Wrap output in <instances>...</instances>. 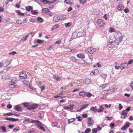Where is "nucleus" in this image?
Instances as JSON below:
<instances>
[{
  "label": "nucleus",
  "instance_id": "nucleus-1",
  "mask_svg": "<svg viewBox=\"0 0 133 133\" xmlns=\"http://www.w3.org/2000/svg\"><path fill=\"white\" fill-rule=\"evenodd\" d=\"M96 23L97 25L102 28H103L106 24L105 21L101 19H98L96 22Z\"/></svg>",
  "mask_w": 133,
  "mask_h": 133
},
{
  "label": "nucleus",
  "instance_id": "nucleus-2",
  "mask_svg": "<svg viewBox=\"0 0 133 133\" xmlns=\"http://www.w3.org/2000/svg\"><path fill=\"white\" fill-rule=\"evenodd\" d=\"M119 43L117 42L116 41L112 42H110V44L108 45L109 47L113 48L115 46L118 45Z\"/></svg>",
  "mask_w": 133,
  "mask_h": 133
},
{
  "label": "nucleus",
  "instance_id": "nucleus-3",
  "mask_svg": "<svg viewBox=\"0 0 133 133\" xmlns=\"http://www.w3.org/2000/svg\"><path fill=\"white\" fill-rule=\"evenodd\" d=\"M96 50L92 48H88L86 51V52L90 54H92Z\"/></svg>",
  "mask_w": 133,
  "mask_h": 133
},
{
  "label": "nucleus",
  "instance_id": "nucleus-4",
  "mask_svg": "<svg viewBox=\"0 0 133 133\" xmlns=\"http://www.w3.org/2000/svg\"><path fill=\"white\" fill-rule=\"evenodd\" d=\"M114 89H110L109 90H105L103 91V92L104 93L106 94H109L112 93L114 91Z\"/></svg>",
  "mask_w": 133,
  "mask_h": 133
},
{
  "label": "nucleus",
  "instance_id": "nucleus-5",
  "mask_svg": "<svg viewBox=\"0 0 133 133\" xmlns=\"http://www.w3.org/2000/svg\"><path fill=\"white\" fill-rule=\"evenodd\" d=\"M62 20L61 17L58 16L54 17L53 18V21L55 22H58Z\"/></svg>",
  "mask_w": 133,
  "mask_h": 133
},
{
  "label": "nucleus",
  "instance_id": "nucleus-6",
  "mask_svg": "<svg viewBox=\"0 0 133 133\" xmlns=\"http://www.w3.org/2000/svg\"><path fill=\"white\" fill-rule=\"evenodd\" d=\"M130 123L129 122H126L125 125L121 128V129L124 130L129 127L130 126Z\"/></svg>",
  "mask_w": 133,
  "mask_h": 133
},
{
  "label": "nucleus",
  "instance_id": "nucleus-7",
  "mask_svg": "<svg viewBox=\"0 0 133 133\" xmlns=\"http://www.w3.org/2000/svg\"><path fill=\"white\" fill-rule=\"evenodd\" d=\"M19 76L22 77V78H25L27 77V75L25 72H22L19 74Z\"/></svg>",
  "mask_w": 133,
  "mask_h": 133
},
{
  "label": "nucleus",
  "instance_id": "nucleus-8",
  "mask_svg": "<svg viewBox=\"0 0 133 133\" xmlns=\"http://www.w3.org/2000/svg\"><path fill=\"white\" fill-rule=\"evenodd\" d=\"M14 110L17 111H21L22 109V108L18 105H16L14 107Z\"/></svg>",
  "mask_w": 133,
  "mask_h": 133
},
{
  "label": "nucleus",
  "instance_id": "nucleus-9",
  "mask_svg": "<svg viewBox=\"0 0 133 133\" xmlns=\"http://www.w3.org/2000/svg\"><path fill=\"white\" fill-rule=\"evenodd\" d=\"M94 122V121L91 119V118H90L88 119V124L89 126H90L92 125Z\"/></svg>",
  "mask_w": 133,
  "mask_h": 133
},
{
  "label": "nucleus",
  "instance_id": "nucleus-10",
  "mask_svg": "<svg viewBox=\"0 0 133 133\" xmlns=\"http://www.w3.org/2000/svg\"><path fill=\"white\" fill-rule=\"evenodd\" d=\"M74 106L72 104H70V106L64 107V109H70L72 110L74 108Z\"/></svg>",
  "mask_w": 133,
  "mask_h": 133
},
{
  "label": "nucleus",
  "instance_id": "nucleus-11",
  "mask_svg": "<svg viewBox=\"0 0 133 133\" xmlns=\"http://www.w3.org/2000/svg\"><path fill=\"white\" fill-rule=\"evenodd\" d=\"M38 105L37 104L33 105H32L31 107L27 108L29 110H31V109H36L37 108Z\"/></svg>",
  "mask_w": 133,
  "mask_h": 133
},
{
  "label": "nucleus",
  "instance_id": "nucleus-12",
  "mask_svg": "<svg viewBox=\"0 0 133 133\" xmlns=\"http://www.w3.org/2000/svg\"><path fill=\"white\" fill-rule=\"evenodd\" d=\"M118 10H123L124 8V5L121 3H119L118 5Z\"/></svg>",
  "mask_w": 133,
  "mask_h": 133
},
{
  "label": "nucleus",
  "instance_id": "nucleus-13",
  "mask_svg": "<svg viewBox=\"0 0 133 133\" xmlns=\"http://www.w3.org/2000/svg\"><path fill=\"white\" fill-rule=\"evenodd\" d=\"M126 111L125 110H123L122 111L121 113V115H123L124 116L123 117V119H125L126 118V117L127 116V115L128 114V112H126Z\"/></svg>",
  "mask_w": 133,
  "mask_h": 133
},
{
  "label": "nucleus",
  "instance_id": "nucleus-14",
  "mask_svg": "<svg viewBox=\"0 0 133 133\" xmlns=\"http://www.w3.org/2000/svg\"><path fill=\"white\" fill-rule=\"evenodd\" d=\"M108 84L107 83L101 85L99 86V88L102 89H103L105 88L106 87H107Z\"/></svg>",
  "mask_w": 133,
  "mask_h": 133
},
{
  "label": "nucleus",
  "instance_id": "nucleus-15",
  "mask_svg": "<svg viewBox=\"0 0 133 133\" xmlns=\"http://www.w3.org/2000/svg\"><path fill=\"white\" fill-rule=\"evenodd\" d=\"M79 95L83 97H85L87 96V93L84 91H81L79 92Z\"/></svg>",
  "mask_w": 133,
  "mask_h": 133
},
{
  "label": "nucleus",
  "instance_id": "nucleus-16",
  "mask_svg": "<svg viewBox=\"0 0 133 133\" xmlns=\"http://www.w3.org/2000/svg\"><path fill=\"white\" fill-rule=\"evenodd\" d=\"M77 56L78 57L82 58H84L85 57L84 55L83 54H77Z\"/></svg>",
  "mask_w": 133,
  "mask_h": 133
},
{
  "label": "nucleus",
  "instance_id": "nucleus-17",
  "mask_svg": "<svg viewBox=\"0 0 133 133\" xmlns=\"http://www.w3.org/2000/svg\"><path fill=\"white\" fill-rule=\"evenodd\" d=\"M29 34H28L26 36H25L23 37L21 39V41H26L28 37L29 36Z\"/></svg>",
  "mask_w": 133,
  "mask_h": 133
},
{
  "label": "nucleus",
  "instance_id": "nucleus-18",
  "mask_svg": "<svg viewBox=\"0 0 133 133\" xmlns=\"http://www.w3.org/2000/svg\"><path fill=\"white\" fill-rule=\"evenodd\" d=\"M36 124L38 126V128L43 126V124L38 120L37 123H36Z\"/></svg>",
  "mask_w": 133,
  "mask_h": 133
},
{
  "label": "nucleus",
  "instance_id": "nucleus-19",
  "mask_svg": "<svg viewBox=\"0 0 133 133\" xmlns=\"http://www.w3.org/2000/svg\"><path fill=\"white\" fill-rule=\"evenodd\" d=\"M53 77L54 79L58 81H60L61 79L60 78L58 75H54Z\"/></svg>",
  "mask_w": 133,
  "mask_h": 133
},
{
  "label": "nucleus",
  "instance_id": "nucleus-20",
  "mask_svg": "<svg viewBox=\"0 0 133 133\" xmlns=\"http://www.w3.org/2000/svg\"><path fill=\"white\" fill-rule=\"evenodd\" d=\"M26 10L28 11H30L33 9L32 7L31 6H28L25 7Z\"/></svg>",
  "mask_w": 133,
  "mask_h": 133
},
{
  "label": "nucleus",
  "instance_id": "nucleus-21",
  "mask_svg": "<svg viewBox=\"0 0 133 133\" xmlns=\"http://www.w3.org/2000/svg\"><path fill=\"white\" fill-rule=\"evenodd\" d=\"M48 9L46 8H44L43 9L42 12L44 14H46L47 12L48 11Z\"/></svg>",
  "mask_w": 133,
  "mask_h": 133
},
{
  "label": "nucleus",
  "instance_id": "nucleus-22",
  "mask_svg": "<svg viewBox=\"0 0 133 133\" xmlns=\"http://www.w3.org/2000/svg\"><path fill=\"white\" fill-rule=\"evenodd\" d=\"M77 33L76 32L74 33L72 35V38L74 39L77 37Z\"/></svg>",
  "mask_w": 133,
  "mask_h": 133
},
{
  "label": "nucleus",
  "instance_id": "nucleus-23",
  "mask_svg": "<svg viewBox=\"0 0 133 133\" xmlns=\"http://www.w3.org/2000/svg\"><path fill=\"white\" fill-rule=\"evenodd\" d=\"M16 12L19 15L21 16H24V14L23 13L21 12L19 10H17L16 11Z\"/></svg>",
  "mask_w": 133,
  "mask_h": 133
},
{
  "label": "nucleus",
  "instance_id": "nucleus-24",
  "mask_svg": "<svg viewBox=\"0 0 133 133\" xmlns=\"http://www.w3.org/2000/svg\"><path fill=\"white\" fill-rule=\"evenodd\" d=\"M41 1L44 4H46L48 3H50V1H47V0H41Z\"/></svg>",
  "mask_w": 133,
  "mask_h": 133
},
{
  "label": "nucleus",
  "instance_id": "nucleus-25",
  "mask_svg": "<svg viewBox=\"0 0 133 133\" xmlns=\"http://www.w3.org/2000/svg\"><path fill=\"white\" fill-rule=\"evenodd\" d=\"M16 79L15 77L13 78L12 79H11V83L15 84L16 82Z\"/></svg>",
  "mask_w": 133,
  "mask_h": 133
},
{
  "label": "nucleus",
  "instance_id": "nucleus-26",
  "mask_svg": "<svg viewBox=\"0 0 133 133\" xmlns=\"http://www.w3.org/2000/svg\"><path fill=\"white\" fill-rule=\"evenodd\" d=\"M1 129L4 132H6V128L4 126H1L0 127Z\"/></svg>",
  "mask_w": 133,
  "mask_h": 133
},
{
  "label": "nucleus",
  "instance_id": "nucleus-27",
  "mask_svg": "<svg viewBox=\"0 0 133 133\" xmlns=\"http://www.w3.org/2000/svg\"><path fill=\"white\" fill-rule=\"evenodd\" d=\"M65 25L66 28H68L71 25V23H68L65 24Z\"/></svg>",
  "mask_w": 133,
  "mask_h": 133
},
{
  "label": "nucleus",
  "instance_id": "nucleus-28",
  "mask_svg": "<svg viewBox=\"0 0 133 133\" xmlns=\"http://www.w3.org/2000/svg\"><path fill=\"white\" fill-rule=\"evenodd\" d=\"M79 1L81 4H83L86 2L87 0H79Z\"/></svg>",
  "mask_w": 133,
  "mask_h": 133
},
{
  "label": "nucleus",
  "instance_id": "nucleus-29",
  "mask_svg": "<svg viewBox=\"0 0 133 133\" xmlns=\"http://www.w3.org/2000/svg\"><path fill=\"white\" fill-rule=\"evenodd\" d=\"M68 50L67 51L68 52H76L77 51V50L75 49H70L69 48L67 49Z\"/></svg>",
  "mask_w": 133,
  "mask_h": 133
},
{
  "label": "nucleus",
  "instance_id": "nucleus-30",
  "mask_svg": "<svg viewBox=\"0 0 133 133\" xmlns=\"http://www.w3.org/2000/svg\"><path fill=\"white\" fill-rule=\"evenodd\" d=\"M36 42L40 44H42L43 43V40L37 39V40Z\"/></svg>",
  "mask_w": 133,
  "mask_h": 133
},
{
  "label": "nucleus",
  "instance_id": "nucleus-31",
  "mask_svg": "<svg viewBox=\"0 0 133 133\" xmlns=\"http://www.w3.org/2000/svg\"><path fill=\"white\" fill-rule=\"evenodd\" d=\"M9 87L11 88H13L15 87V85L14 83H11L9 84Z\"/></svg>",
  "mask_w": 133,
  "mask_h": 133
},
{
  "label": "nucleus",
  "instance_id": "nucleus-32",
  "mask_svg": "<svg viewBox=\"0 0 133 133\" xmlns=\"http://www.w3.org/2000/svg\"><path fill=\"white\" fill-rule=\"evenodd\" d=\"M104 109L103 107L102 106H101L100 107L99 109L97 111V112H101Z\"/></svg>",
  "mask_w": 133,
  "mask_h": 133
},
{
  "label": "nucleus",
  "instance_id": "nucleus-33",
  "mask_svg": "<svg viewBox=\"0 0 133 133\" xmlns=\"http://www.w3.org/2000/svg\"><path fill=\"white\" fill-rule=\"evenodd\" d=\"M93 72L94 75H97L98 73V71L97 70L95 69L93 71H92Z\"/></svg>",
  "mask_w": 133,
  "mask_h": 133
},
{
  "label": "nucleus",
  "instance_id": "nucleus-34",
  "mask_svg": "<svg viewBox=\"0 0 133 133\" xmlns=\"http://www.w3.org/2000/svg\"><path fill=\"white\" fill-rule=\"evenodd\" d=\"M14 114V113L13 112H9L6 114H4V115H7L8 116H11L12 115H13Z\"/></svg>",
  "mask_w": 133,
  "mask_h": 133
},
{
  "label": "nucleus",
  "instance_id": "nucleus-35",
  "mask_svg": "<svg viewBox=\"0 0 133 133\" xmlns=\"http://www.w3.org/2000/svg\"><path fill=\"white\" fill-rule=\"evenodd\" d=\"M37 21L40 23H42L43 22V19L40 17H39L37 18Z\"/></svg>",
  "mask_w": 133,
  "mask_h": 133
},
{
  "label": "nucleus",
  "instance_id": "nucleus-36",
  "mask_svg": "<svg viewBox=\"0 0 133 133\" xmlns=\"http://www.w3.org/2000/svg\"><path fill=\"white\" fill-rule=\"evenodd\" d=\"M91 131V129L90 128H88L86 129L83 133H88Z\"/></svg>",
  "mask_w": 133,
  "mask_h": 133
},
{
  "label": "nucleus",
  "instance_id": "nucleus-37",
  "mask_svg": "<svg viewBox=\"0 0 133 133\" xmlns=\"http://www.w3.org/2000/svg\"><path fill=\"white\" fill-rule=\"evenodd\" d=\"M110 126L111 127V130L112 129L115 127V124L114 123H110Z\"/></svg>",
  "mask_w": 133,
  "mask_h": 133
},
{
  "label": "nucleus",
  "instance_id": "nucleus-38",
  "mask_svg": "<svg viewBox=\"0 0 133 133\" xmlns=\"http://www.w3.org/2000/svg\"><path fill=\"white\" fill-rule=\"evenodd\" d=\"M121 66H124L125 67H127L128 66V65L127 64V63H122L121 65Z\"/></svg>",
  "mask_w": 133,
  "mask_h": 133
},
{
  "label": "nucleus",
  "instance_id": "nucleus-39",
  "mask_svg": "<svg viewBox=\"0 0 133 133\" xmlns=\"http://www.w3.org/2000/svg\"><path fill=\"white\" fill-rule=\"evenodd\" d=\"M97 132V128H94L92 129V133H96Z\"/></svg>",
  "mask_w": 133,
  "mask_h": 133
},
{
  "label": "nucleus",
  "instance_id": "nucleus-40",
  "mask_svg": "<svg viewBox=\"0 0 133 133\" xmlns=\"http://www.w3.org/2000/svg\"><path fill=\"white\" fill-rule=\"evenodd\" d=\"M37 121H38V120H34L33 119H31L30 120V122L31 123H37Z\"/></svg>",
  "mask_w": 133,
  "mask_h": 133
},
{
  "label": "nucleus",
  "instance_id": "nucleus-41",
  "mask_svg": "<svg viewBox=\"0 0 133 133\" xmlns=\"http://www.w3.org/2000/svg\"><path fill=\"white\" fill-rule=\"evenodd\" d=\"M31 12L34 15H36L38 14V12L36 11L35 10H31Z\"/></svg>",
  "mask_w": 133,
  "mask_h": 133
},
{
  "label": "nucleus",
  "instance_id": "nucleus-42",
  "mask_svg": "<svg viewBox=\"0 0 133 133\" xmlns=\"http://www.w3.org/2000/svg\"><path fill=\"white\" fill-rule=\"evenodd\" d=\"M133 62V59H131L127 63V65L131 64Z\"/></svg>",
  "mask_w": 133,
  "mask_h": 133
},
{
  "label": "nucleus",
  "instance_id": "nucleus-43",
  "mask_svg": "<svg viewBox=\"0 0 133 133\" xmlns=\"http://www.w3.org/2000/svg\"><path fill=\"white\" fill-rule=\"evenodd\" d=\"M22 104L25 107H28L29 105V104L28 103H23Z\"/></svg>",
  "mask_w": 133,
  "mask_h": 133
},
{
  "label": "nucleus",
  "instance_id": "nucleus-44",
  "mask_svg": "<svg viewBox=\"0 0 133 133\" xmlns=\"http://www.w3.org/2000/svg\"><path fill=\"white\" fill-rule=\"evenodd\" d=\"M64 2L65 3L68 4H71V2L67 0H65L64 1Z\"/></svg>",
  "mask_w": 133,
  "mask_h": 133
},
{
  "label": "nucleus",
  "instance_id": "nucleus-45",
  "mask_svg": "<svg viewBox=\"0 0 133 133\" xmlns=\"http://www.w3.org/2000/svg\"><path fill=\"white\" fill-rule=\"evenodd\" d=\"M77 37H80L82 35V32H78L77 34Z\"/></svg>",
  "mask_w": 133,
  "mask_h": 133
},
{
  "label": "nucleus",
  "instance_id": "nucleus-46",
  "mask_svg": "<svg viewBox=\"0 0 133 133\" xmlns=\"http://www.w3.org/2000/svg\"><path fill=\"white\" fill-rule=\"evenodd\" d=\"M16 22L18 24H21L23 23L21 21V20L19 19H17L16 21Z\"/></svg>",
  "mask_w": 133,
  "mask_h": 133
},
{
  "label": "nucleus",
  "instance_id": "nucleus-47",
  "mask_svg": "<svg viewBox=\"0 0 133 133\" xmlns=\"http://www.w3.org/2000/svg\"><path fill=\"white\" fill-rule=\"evenodd\" d=\"M2 78L3 79H7V77L6 75H4L2 76Z\"/></svg>",
  "mask_w": 133,
  "mask_h": 133
},
{
  "label": "nucleus",
  "instance_id": "nucleus-48",
  "mask_svg": "<svg viewBox=\"0 0 133 133\" xmlns=\"http://www.w3.org/2000/svg\"><path fill=\"white\" fill-rule=\"evenodd\" d=\"M46 14L49 15L50 16H51L52 15V13L49 10L48 11H47Z\"/></svg>",
  "mask_w": 133,
  "mask_h": 133
},
{
  "label": "nucleus",
  "instance_id": "nucleus-49",
  "mask_svg": "<svg viewBox=\"0 0 133 133\" xmlns=\"http://www.w3.org/2000/svg\"><path fill=\"white\" fill-rule=\"evenodd\" d=\"M57 122H55V123H52V126L54 127H56L57 126Z\"/></svg>",
  "mask_w": 133,
  "mask_h": 133
},
{
  "label": "nucleus",
  "instance_id": "nucleus-50",
  "mask_svg": "<svg viewBox=\"0 0 133 133\" xmlns=\"http://www.w3.org/2000/svg\"><path fill=\"white\" fill-rule=\"evenodd\" d=\"M75 118H73L69 119L68 121L69 123H71L73 122L75 120Z\"/></svg>",
  "mask_w": 133,
  "mask_h": 133
},
{
  "label": "nucleus",
  "instance_id": "nucleus-51",
  "mask_svg": "<svg viewBox=\"0 0 133 133\" xmlns=\"http://www.w3.org/2000/svg\"><path fill=\"white\" fill-rule=\"evenodd\" d=\"M88 105V104H85L81 108L82 110L84 109H85Z\"/></svg>",
  "mask_w": 133,
  "mask_h": 133
},
{
  "label": "nucleus",
  "instance_id": "nucleus-52",
  "mask_svg": "<svg viewBox=\"0 0 133 133\" xmlns=\"http://www.w3.org/2000/svg\"><path fill=\"white\" fill-rule=\"evenodd\" d=\"M109 31L111 32H113L115 31V29L111 28H110L109 29Z\"/></svg>",
  "mask_w": 133,
  "mask_h": 133
},
{
  "label": "nucleus",
  "instance_id": "nucleus-53",
  "mask_svg": "<svg viewBox=\"0 0 133 133\" xmlns=\"http://www.w3.org/2000/svg\"><path fill=\"white\" fill-rule=\"evenodd\" d=\"M82 116L83 118H85L87 117L88 116V115L87 114H83Z\"/></svg>",
  "mask_w": 133,
  "mask_h": 133
},
{
  "label": "nucleus",
  "instance_id": "nucleus-54",
  "mask_svg": "<svg viewBox=\"0 0 133 133\" xmlns=\"http://www.w3.org/2000/svg\"><path fill=\"white\" fill-rule=\"evenodd\" d=\"M6 107L8 109H10L12 107V105L10 104H8L7 105Z\"/></svg>",
  "mask_w": 133,
  "mask_h": 133
},
{
  "label": "nucleus",
  "instance_id": "nucleus-55",
  "mask_svg": "<svg viewBox=\"0 0 133 133\" xmlns=\"http://www.w3.org/2000/svg\"><path fill=\"white\" fill-rule=\"evenodd\" d=\"M101 75L102 77L104 78H106L107 76L106 74H102Z\"/></svg>",
  "mask_w": 133,
  "mask_h": 133
},
{
  "label": "nucleus",
  "instance_id": "nucleus-56",
  "mask_svg": "<svg viewBox=\"0 0 133 133\" xmlns=\"http://www.w3.org/2000/svg\"><path fill=\"white\" fill-rule=\"evenodd\" d=\"M81 117L80 116L77 117H76V119H78V120L79 121H82V119L81 118Z\"/></svg>",
  "mask_w": 133,
  "mask_h": 133
},
{
  "label": "nucleus",
  "instance_id": "nucleus-57",
  "mask_svg": "<svg viewBox=\"0 0 133 133\" xmlns=\"http://www.w3.org/2000/svg\"><path fill=\"white\" fill-rule=\"evenodd\" d=\"M124 12L126 13H128L129 12V10L128 8H126L124 10Z\"/></svg>",
  "mask_w": 133,
  "mask_h": 133
},
{
  "label": "nucleus",
  "instance_id": "nucleus-58",
  "mask_svg": "<svg viewBox=\"0 0 133 133\" xmlns=\"http://www.w3.org/2000/svg\"><path fill=\"white\" fill-rule=\"evenodd\" d=\"M131 107H128L125 110V111H130Z\"/></svg>",
  "mask_w": 133,
  "mask_h": 133
},
{
  "label": "nucleus",
  "instance_id": "nucleus-59",
  "mask_svg": "<svg viewBox=\"0 0 133 133\" xmlns=\"http://www.w3.org/2000/svg\"><path fill=\"white\" fill-rule=\"evenodd\" d=\"M19 120V119H15L14 118H12V121H17Z\"/></svg>",
  "mask_w": 133,
  "mask_h": 133
},
{
  "label": "nucleus",
  "instance_id": "nucleus-60",
  "mask_svg": "<svg viewBox=\"0 0 133 133\" xmlns=\"http://www.w3.org/2000/svg\"><path fill=\"white\" fill-rule=\"evenodd\" d=\"M29 83V81L27 80H25L23 81V83L26 85H27Z\"/></svg>",
  "mask_w": 133,
  "mask_h": 133
},
{
  "label": "nucleus",
  "instance_id": "nucleus-61",
  "mask_svg": "<svg viewBox=\"0 0 133 133\" xmlns=\"http://www.w3.org/2000/svg\"><path fill=\"white\" fill-rule=\"evenodd\" d=\"M123 108V106L121 104H119V110Z\"/></svg>",
  "mask_w": 133,
  "mask_h": 133
},
{
  "label": "nucleus",
  "instance_id": "nucleus-62",
  "mask_svg": "<svg viewBox=\"0 0 133 133\" xmlns=\"http://www.w3.org/2000/svg\"><path fill=\"white\" fill-rule=\"evenodd\" d=\"M123 37L122 36H121L119 37V41L120 42L123 39Z\"/></svg>",
  "mask_w": 133,
  "mask_h": 133
},
{
  "label": "nucleus",
  "instance_id": "nucleus-63",
  "mask_svg": "<svg viewBox=\"0 0 133 133\" xmlns=\"http://www.w3.org/2000/svg\"><path fill=\"white\" fill-rule=\"evenodd\" d=\"M130 86L132 90H133V82H131L130 83Z\"/></svg>",
  "mask_w": 133,
  "mask_h": 133
},
{
  "label": "nucleus",
  "instance_id": "nucleus-64",
  "mask_svg": "<svg viewBox=\"0 0 133 133\" xmlns=\"http://www.w3.org/2000/svg\"><path fill=\"white\" fill-rule=\"evenodd\" d=\"M35 131V130L34 129L33 130H29L28 131V132L29 133H33Z\"/></svg>",
  "mask_w": 133,
  "mask_h": 133
}]
</instances>
